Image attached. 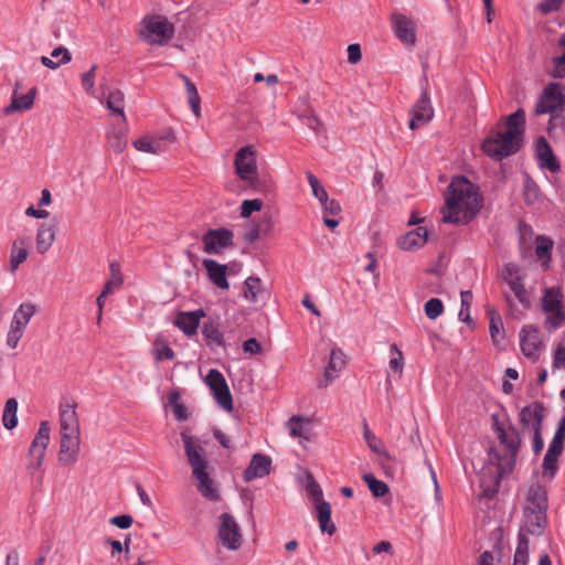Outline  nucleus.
<instances>
[{"label":"nucleus","mask_w":565,"mask_h":565,"mask_svg":"<svg viewBox=\"0 0 565 565\" xmlns=\"http://www.w3.org/2000/svg\"><path fill=\"white\" fill-rule=\"evenodd\" d=\"M492 427L499 439V448L491 449L490 465L480 475V487L484 498H492L500 488L501 479L512 472L521 446L518 429L510 422H502L498 414H492Z\"/></svg>","instance_id":"f257e3e1"},{"label":"nucleus","mask_w":565,"mask_h":565,"mask_svg":"<svg viewBox=\"0 0 565 565\" xmlns=\"http://www.w3.org/2000/svg\"><path fill=\"white\" fill-rule=\"evenodd\" d=\"M482 205L483 198L479 188L463 175L454 177L445 191L443 222L467 224L479 213Z\"/></svg>","instance_id":"f03ea898"},{"label":"nucleus","mask_w":565,"mask_h":565,"mask_svg":"<svg viewBox=\"0 0 565 565\" xmlns=\"http://www.w3.org/2000/svg\"><path fill=\"white\" fill-rule=\"evenodd\" d=\"M524 130L525 113L523 108H519L507 117L504 129L499 126L489 132L481 148L487 156L500 161L520 150Z\"/></svg>","instance_id":"7ed1b4c3"},{"label":"nucleus","mask_w":565,"mask_h":565,"mask_svg":"<svg viewBox=\"0 0 565 565\" xmlns=\"http://www.w3.org/2000/svg\"><path fill=\"white\" fill-rule=\"evenodd\" d=\"M547 491L539 482L532 483L526 492L523 504L524 526L532 535H541L547 519Z\"/></svg>","instance_id":"20e7f679"},{"label":"nucleus","mask_w":565,"mask_h":565,"mask_svg":"<svg viewBox=\"0 0 565 565\" xmlns=\"http://www.w3.org/2000/svg\"><path fill=\"white\" fill-rule=\"evenodd\" d=\"M174 25L162 15H146L139 24L138 38L150 45H166L174 35Z\"/></svg>","instance_id":"39448f33"},{"label":"nucleus","mask_w":565,"mask_h":565,"mask_svg":"<svg viewBox=\"0 0 565 565\" xmlns=\"http://www.w3.org/2000/svg\"><path fill=\"white\" fill-rule=\"evenodd\" d=\"M565 110V85L551 82L548 83L540 94L535 106H534V115L541 116L548 114L550 121L548 126H553V120L561 113Z\"/></svg>","instance_id":"423d86ee"},{"label":"nucleus","mask_w":565,"mask_h":565,"mask_svg":"<svg viewBox=\"0 0 565 565\" xmlns=\"http://www.w3.org/2000/svg\"><path fill=\"white\" fill-rule=\"evenodd\" d=\"M181 440L191 468V473L212 468L205 450L206 441L190 435L188 431L181 433Z\"/></svg>","instance_id":"0eeeda50"},{"label":"nucleus","mask_w":565,"mask_h":565,"mask_svg":"<svg viewBox=\"0 0 565 565\" xmlns=\"http://www.w3.org/2000/svg\"><path fill=\"white\" fill-rule=\"evenodd\" d=\"M500 275L522 307L529 309L531 297L524 286L525 273L523 269L515 263H507L503 265Z\"/></svg>","instance_id":"6e6552de"},{"label":"nucleus","mask_w":565,"mask_h":565,"mask_svg":"<svg viewBox=\"0 0 565 565\" xmlns=\"http://www.w3.org/2000/svg\"><path fill=\"white\" fill-rule=\"evenodd\" d=\"M217 537L221 544L230 550L237 551L243 543V534L235 518L225 512L218 518Z\"/></svg>","instance_id":"1a4fd4ad"},{"label":"nucleus","mask_w":565,"mask_h":565,"mask_svg":"<svg viewBox=\"0 0 565 565\" xmlns=\"http://www.w3.org/2000/svg\"><path fill=\"white\" fill-rule=\"evenodd\" d=\"M50 430L49 422H41L38 433L31 443L29 449L31 460L26 466V470L31 476H34L42 467L45 450L50 441Z\"/></svg>","instance_id":"9d476101"},{"label":"nucleus","mask_w":565,"mask_h":565,"mask_svg":"<svg viewBox=\"0 0 565 565\" xmlns=\"http://www.w3.org/2000/svg\"><path fill=\"white\" fill-rule=\"evenodd\" d=\"M202 243L206 254L220 255L224 249L234 246V233L225 227L209 230L202 236Z\"/></svg>","instance_id":"9b49d317"},{"label":"nucleus","mask_w":565,"mask_h":565,"mask_svg":"<svg viewBox=\"0 0 565 565\" xmlns=\"http://www.w3.org/2000/svg\"><path fill=\"white\" fill-rule=\"evenodd\" d=\"M520 348L522 353L536 362L545 344L539 329L534 326H524L520 331Z\"/></svg>","instance_id":"f8f14e48"},{"label":"nucleus","mask_w":565,"mask_h":565,"mask_svg":"<svg viewBox=\"0 0 565 565\" xmlns=\"http://www.w3.org/2000/svg\"><path fill=\"white\" fill-rule=\"evenodd\" d=\"M235 171L239 179L252 182L257 174L256 150L246 146L237 150L234 159Z\"/></svg>","instance_id":"ddd939ff"},{"label":"nucleus","mask_w":565,"mask_h":565,"mask_svg":"<svg viewBox=\"0 0 565 565\" xmlns=\"http://www.w3.org/2000/svg\"><path fill=\"white\" fill-rule=\"evenodd\" d=\"M206 383L210 386L217 404L227 412L233 409V398L224 375L213 369L206 375Z\"/></svg>","instance_id":"4468645a"},{"label":"nucleus","mask_w":565,"mask_h":565,"mask_svg":"<svg viewBox=\"0 0 565 565\" xmlns=\"http://www.w3.org/2000/svg\"><path fill=\"white\" fill-rule=\"evenodd\" d=\"M411 114L412 118L408 125L411 130H416L431 120L434 109L430 105V99L426 88L422 92L420 97L413 106Z\"/></svg>","instance_id":"2eb2a0df"},{"label":"nucleus","mask_w":565,"mask_h":565,"mask_svg":"<svg viewBox=\"0 0 565 565\" xmlns=\"http://www.w3.org/2000/svg\"><path fill=\"white\" fill-rule=\"evenodd\" d=\"M213 467L192 472L193 479L196 481L199 493L207 501L216 502L221 499L216 482L211 477Z\"/></svg>","instance_id":"dca6fc26"},{"label":"nucleus","mask_w":565,"mask_h":565,"mask_svg":"<svg viewBox=\"0 0 565 565\" xmlns=\"http://www.w3.org/2000/svg\"><path fill=\"white\" fill-rule=\"evenodd\" d=\"M347 364L345 355L339 348H333L330 352V359L326 367L323 377L318 381L319 388L328 387Z\"/></svg>","instance_id":"f3484780"},{"label":"nucleus","mask_w":565,"mask_h":565,"mask_svg":"<svg viewBox=\"0 0 565 565\" xmlns=\"http://www.w3.org/2000/svg\"><path fill=\"white\" fill-rule=\"evenodd\" d=\"M79 434L61 433L58 460L63 466H71L77 460Z\"/></svg>","instance_id":"a211bd4d"},{"label":"nucleus","mask_w":565,"mask_h":565,"mask_svg":"<svg viewBox=\"0 0 565 565\" xmlns=\"http://www.w3.org/2000/svg\"><path fill=\"white\" fill-rule=\"evenodd\" d=\"M271 467V458L267 455L255 454L248 467L243 472L245 482H250L256 478H264L269 475Z\"/></svg>","instance_id":"6ab92c4d"},{"label":"nucleus","mask_w":565,"mask_h":565,"mask_svg":"<svg viewBox=\"0 0 565 565\" xmlns=\"http://www.w3.org/2000/svg\"><path fill=\"white\" fill-rule=\"evenodd\" d=\"M535 153L541 168L552 173H557L561 170V164L544 137H540L536 140Z\"/></svg>","instance_id":"aec40b11"},{"label":"nucleus","mask_w":565,"mask_h":565,"mask_svg":"<svg viewBox=\"0 0 565 565\" xmlns=\"http://www.w3.org/2000/svg\"><path fill=\"white\" fill-rule=\"evenodd\" d=\"M206 316L205 311L200 308L194 311H181L177 315L174 324L183 331L186 337L196 334L200 320Z\"/></svg>","instance_id":"412c9836"},{"label":"nucleus","mask_w":565,"mask_h":565,"mask_svg":"<svg viewBox=\"0 0 565 565\" xmlns=\"http://www.w3.org/2000/svg\"><path fill=\"white\" fill-rule=\"evenodd\" d=\"M60 429L61 433L79 434L76 403H62L60 405Z\"/></svg>","instance_id":"4be33fe9"},{"label":"nucleus","mask_w":565,"mask_h":565,"mask_svg":"<svg viewBox=\"0 0 565 565\" xmlns=\"http://www.w3.org/2000/svg\"><path fill=\"white\" fill-rule=\"evenodd\" d=\"M392 22L396 36L405 44L413 45L416 42L415 26L413 21L404 14L393 13Z\"/></svg>","instance_id":"5701e85b"},{"label":"nucleus","mask_w":565,"mask_h":565,"mask_svg":"<svg viewBox=\"0 0 565 565\" xmlns=\"http://www.w3.org/2000/svg\"><path fill=\"white\" fill-rule=\"evenodd\" d=\"M164 140H174V135L171 129L167 130L162 136L139 138L134 141V147L138 151L158 154L163 151L162 141Z\"/></svg>","instance_id":"b1692460"},{"label":"nucleus","mask_w":565,"mask_h":565,"mask_svg":"<svg viewBox=\"0 0 565 565\" xmlns=\"http://www.w3.org/2000/svg\"><path fill=\"white\" fill-rule=\"evenodd\" d=\"M209 279L220 289H228L227 266L214 259L205 258L202 262Z\"/></svg>","instance_id":"393cba45"},{"label":"nucleus","mask_w":565,"mask_h":565,"mask_svg":"<svg viewBox=\"0 0 565 565\" xmlns=\"http://www.w3.org/2000/svg\"><path fill=\"white\" fill-rule=\"evenodd\" d=\"M545 407L540 402H534L531 405L523 407L520 412V423L523 427H542Z\"/></svg>","instance_id":"a878e982"},{"label":"nucleus","mask_w":565,"mask_h":565,"mask_svg":"<svg viewBox=\"0 0 565 565\" xmlns=\"http://www.w3.org/2000/svg\"><path fill=\"white\" fill-rule=\"evenodd\" d=\"M564 446L551 443L544 456L542 465V475L552 480L558 470V458L563 452Z\"/></svg>","instance_id":"bb28decb"},{"label":"nucleus","mask_w":565,"mask_h":565,"mask_svg":"<svg viewBox=\"0 0 565 565\" xmlns=\"http://www.w3.org/2000/svg\"><path fill=\"white\" fill-rule=\"evenodd\" d=\"M206 345L211 349L225 348L224 334L220 329V324L215 320H207L201 329Z\"/></svg>","instance_id":"cd10ccee"},{"label":"nucleus","mask_w":565,"mask_h":565,"mask_svg":"<svg viewBox=\"0 0 565 565\" xmlns=\"http://www.w3.org/2000/svg\"><path fill=\"white\" fill-rule=\"evenodd\" d=\"M21 87V84L18 82L14 85L12 99L10 105L6 108L7 114H11L13 111H24L30 109L34 104V98L36 95V88H31L25 95L18 96L17 92Z\"/></svg>","instance_id":"c85d7f7f"},{"label":"nucleus","mask_w":565,"mask_h":565,"mask_svg":"<svg viewBox=\"0 0 565 565\" xmlns=\"http://www.w3.org/2000/svg\"><path fill=\"white\" fill-rule=\"evenodd\" d=\"M30 237L21 236L13 241L10 250V269L15 271L26 260L29 255Z\"/></svg>","instance_id":"c756f323"},{"label":"nucleus","mask_w":565,"mask_h":565,"mask_svg":"<svg viewBox=\"0 0 565 565\" xmlns=\"http://www.w3.org/2000/svg\"><path fill=\"white\" fill-rule=\"evenodd\" d=\"M56 231L54 225L41 224L36 230L35 247L40 255L46 254L55 242Z\"/></svg>","instance_id":"7c9ffc66"},{"label":"nucleus","mask_w":565,"mask_h":565,"mask_svg":"<svg viewBox=\"0 0 565 565\" xmlns=\"http://www.w3.org/2000/svg\"><path fill=\"white\" fill-rule=\"evenodd\" d=\"M428 238V231L426 227L418 226L409 231L404 236L399 237L398 246L404 250H412L422 247Z\"/></svg>","instance_id":"2f4dec72"},{"label":"nucleus","mask_w":565,"mask_h":565,"mask_svg":"<svg viewBox=\"0 0 565 565\" xmlns=\"http://www.w3.org/2000/svg\"><path fill=\"white\" fill-rule=\"evenodd\" d=\"M265 295L266 290L263 288L260 278L250 276L244 281L243 296L248 302L258 303Z\"/></svg>","instance_id":"473e14b6"},{"label":"nucleus","mask_w":565,"mask_h":565,"mask_svg":"<svg viewBox=\"0 0 565 565\" xmlns=\"http://www.w3.org/2000/svg\"><path fill=\"white\" fill-rule=\"evenodd\" d=\"M300 102L303 106V109L296 113L297 117L302 120L309 129L316 134H319L323 127L322 121L317 116L307 99L302 98Z\"/></svg>","instance_id":"72a5a7b5"},{"label":"nucleus","mask_w":565,"mask_h":565,"mask_svg":"<svg viewBox=\"0 0 565 565\" xmlns=\"http://www.w3.org/2000/svg\"><path fill=\"white\" fill-rule=\"evenodd\" d=\"M71 61H72V54L64 46L55 47L51 52V57H49V56L41 57V63L50 70H56L61 65H65V64L70 63Z\"/></svg>","instance_id":"f704fd0d"},{"label":"nucleus","mask_w":565,"mask_h":565,"mask_svg":"<svg viewBox=\"0 0 565 565\" xmlns=\"http://www.w3.org/2000/svg\"><path fill=\"white\" fill-rule=\"evenodd\" d=\"M318 512L319 526L322 532L332 535L335 532V525L331 521V505L329 502L322 500L315 503Z\"/></svg>","instance_id":"c9c22d12"},{"label":"nucleus","mask_w":565,"mask_h":565,"mask_svg":"<svg viewBox=\"0 0 565 565\" xmlns=\"http://www.w3.org/2000/svg\"><path fill=\"white\" fill-rule=\"evenodd\" d=\"M562 298L563 295L558 289L546 288L542 297V308L544 312L564 310Z\"/></svg>","instance_id":"e433bc0d"},{"label":"nucleus","mask_w":565,"mask_h":565,"mask_svg":"<svg viewBox=\"0 0 565 565\" xmlns=\"http://www.w3.org/2000/svg\"><path fill=\"white\" fill-rule=\"evenodd\" d=\"M126 127L114 128L107 134L108 146L116 152L121 153L127 147Z\"/></svg>","instance_id":"4c0bfd02"},{"label":"nucleus","mask_w":565,"mask_h":565,"mask_svg":"<svg viewBox=\"0 0 565 565\" xmlns=\"http://www.w3.org/2000/svg\"><path fill=\"white\" fill-rule=\"evenodd\" d=\"M553 248V241L546 236L540 235L536 237L535 254L542 262L545 269L548 268L551 262V252Z\"/></svg>","instance_id":"58836bf2"},{"label":"nucleus","mask_w":565,"mask_h":565,"mask_svg":"<svg viewBox=\"0 0 565 565\" xmlns=\"http://www.w3.org/2000/svg\"><path fill=\"white\" fill-rule=\"evenodd\" d=\"M125 106V96L124 93L119 89H114L108 93L106 99V107L111 110L114 114H117L121 117L122 122L126 124V115L124 111Z\"/></svg>","instance_id":"ea45409f"},{"label":"nucleus","mask_w":565,"mask_h":565,"mask_svg":"<svg viewBox=\"0 0 565 565\" xmlns=\"http://www.w3.org/2000/svg\"><path fill=\"white\" fill-rule=\"evenodd\" d=\"M180 78L184 83L191 110L199 117L201 115V98L198 88L186 75L180 74Z\"/></svg>","instance_id":"a19ab883"},{"label":"nucleus","mask_w":565,"mask_h":565,"mask_svg":"<svg viewBox=\"0 0 565 565\" xmlns=\"http://www.w3.org/2000/svg\"><path fill=\"white\" fill-rule=\"evenodd\" d=\"M36 309L35 306L32 303H22L17 309V311L13 315L11 324L19 327L20 329L24 330L28 326L29 321L35 313Z\"/></svg>","instance_id":"79ce46f5"},{"label":"nucleus","mask_w":565,"mask_h":565,"mask_svg":"<svg viewBox=\"0 0 565 565\" xmlns=\"http://www.w3.org/2000/svg\"><path fill=\"white\" fill-rule=\"evenodd\" d=\"M541 198V190L537 183L530 177V174L524 175L523 182V199L524 202L529 205L536 203Z\"/></svg>","instance_id":"37998d69"},{"label":"nucleus","mask_w":565,"mask_h":565,"mask_svg":"<svg viewBox=\"0 0 565 565\" xmlns=\"http://www.w3.org/2000/svg\"><path fill=\"white\" fill-rule=\"evenodd\" d=\"M363 437L372 451L383 456L387 460L391 459L390 454L383 447L381 440L369 429L366 422H364L363 425Z\"/></svg>","instance_id":"c03bdc74"},{"label":"nucleus","mask_w":565,"mask_h":565,"mask_svg":"<svg viewBox=\"0 0 565 565\" xmlns=\"http://www.w3.org/2000/svg\"><path fill=\"white\" fill-rule=\"evenodd\" d=\"M17 412H18V402H17V399L15 398H9L6 402L4 409H3V415H2L3 426L7 429H13L17 426V424H18Z\"/></svg>","instance_id":"a18cd8bd"},{"label":"nucleus","mask_w":565,"mask_h":565,"mask_svg":"<svg viewBox=\"0 0 565 565\" xmlns=\"http://www.w3.org/2000/svg\"><path fill=\"white\" fill-rule=\"evenodd\" d=\"M362 479L367 484L370 491L375 498H381L388 493V486L385 482L376 479L374 475L365 473L363 475Z\"/></svg>","instance_id":"49530a36"},{"label":"nucleus","mask_w":565,"mask_h":565,"mask_svg":"<svg viewBox=\"0 0 565 565\" xmlns=\"http://www.w3.org/2000/svg\"><path fill=\"white\" fill-rule=\"evenodd\" d=\"M529 558V540L525 534L519 533V542L514 553L513 565H526Z\"/></svg>","instance_id":"de8ad7c7"},{"label":"nucleus","mask_w":565,"mask_h":565,"mask_svg":"<svg viewBox=\"0 0 565 565\" xmlns=\"http://www.w3.org/2000/svg\"><path fill=\"white\" fill-rule=\"evenodd\" d=\"M288 424L291 436L308 439V431L305 426L309 425V420H305L302 417L294 415L289 419Z\"/></svg>","instance_id":"09e8293b"},{"label":"nucleus","mask_w":565,"mask_h":565,"mask_svg":"<svg viewBox=\"0 0 565 565\" xmlns=\"http://www.w3.org/2000/svg\"><path fill=\"white\" fill-rule=\"evenodd\" d=\"M461 298V309L459 311V319L468 324H471V318H470V306L472 303V292L469 290L461 291L460 294Z\"/></svg>","instance_id":"8fccbe9b"},{"label":"nucleus","mask_w":565,"mask_h":565,"mask_svg":"<svg viewBox=\"0 0 565 565\" xmlns=\"http://www.w3.org/2000/svg\"><path fill=\"white\" fill-rule=\"evenodd\" d=\"M546 319H545V328L548 331H554L558 328H561L565 321V312L564 310H556V311H547L545 312Z\"/></svg>","instance_id":"3c124183"},{"label":"nucleus","mask_w":565,"mask_h":565,"mask_svg":"<svg viewBox=\"0 0 565 565\" xmlns=\"http://www.w3.org/2000/svg\"><path fill=\"white\" fill-rule=\"evenodd\" d=\"M110 278L106 281L104 287H110L113 294L115 289H119L122 285V276L120 273V266L117 262H113L109 266Z\"/></svg>","instance_id":"603ef678"},{"label":"nucleus","mask_w":565,"mask_h":565,"mask_svg":"<svg viewBox=\"0 0 565 565\" xmlns=\"http://www.w3.org/2000/svg\"><path fill=\"white\" fill-rule=\"evenodd\" d=\"M391 353L393 354L390 359V369L395 373L402 375L404 367V358L402 351L396 344L391 345Z\"/></svg>","instance_id":"864d4df0"},{"label":"nucleus","mask_w":565,"mask_h":565,"mask_svg":"<svg viewBox=\"0 0 565 565\" xmlns=\"http://www.w3.org/2000/svg\"><path fill=\"white\" fill-rule=\"evenodd\" d=\"M488 316H489V329H490L491 338L493 341H498L497 337L500 333V329L503 326L502 319H501L499 312L494 309H489Z\"/></svg>","instance_id":"5fc2aeb1"},{"label":"nucleus","mask_w":565,"mask_h":565,"mask_svg":"<svg viewBox=\"0 0 565 565\" xmlns=\"http://www.w3.org/2000/svg\"><path fill=\"white\" fill-rule=\"evenodd\" d=\"M307 179L312 189L313 195L319 200V202L322 203L327 201V199H329L328 193L321 185L320 181L311 172H307Z\"/></svg>","instance_id":"6e6d98bb"},{"label":"nucleus","mask_w":565,"mask_h":565,"mask_svg":"<svg viewBox=\"0 0 565 565\" xmlns=\"http://www.w3.org/2000/svg\"><path fill=\"white\" fill-rule=\"evenodd\" d=\"M444 311V305L440 299L431 298L425 303V313L428 319H437Z\"/></svg>","instance_id":"4d7b16f0"},{"label":"nucleus","mask_w":565,"mask_h":565,"mask_svg":"<svg viewBox=\"0 0 565 565\" xmlns=\"http://www.w3.org/2000/svg\"><path fill=\"white\" fill-rule=\"evenodd\" d=\"M553 66L548 71L550 76L554 78L565 77V53L562 52L559 56H556L552 61Z\"/></svg>","instance_id":"13d9d810"},{"label":"nucleus","mask_w":565,"mask_h":565,"mask_svg":"<svg viewBox=\"0 0 565 565\" xmlns=\"http://www.w3.org/2000/svg\"><path fill=\"white\" fill-rule=\"evenodd\" d=\"M307 486H306V490L308 492V494L313 499L315 503L317 502H320L322 501V490L319 486V483L315 480V478L312 477V475H308L307 476Z\"/></svg>","instance_id":"bf43d9fd"},{"label":"nucleus","mask_w":565,"mask_h":565,"mask_svg":"<svg viewBox=\"0 0 565 565\" xmlns=\"http://www.w3.org/2000/svg\"><path fill=\"white\" fill-rule=\"evenodd\" d=\"M263 206V202L258 199L245 200L241 205V216L249 217L253 212L259 211Z\"/></svg>","instance_id":"052dcab7"},{"label":"nucleus","mask_w":565,"mask_h":565,"mask_svg":"<svg viewBox=\"0 0 565 565\" xmlns=\"http://www.w3.org/2000/svg\"><path fill=\"white\" fill-rule=\"evenodd\" d=\"M564 0H543L536 4V9L541 14H548L555 11H558L563 4Z\"/></svg>","instance_id":"680f3d73"},{"label":"nucleus","mask_w":565,"mask_h":565,"mask_svg":"<svg viewBox=\"0 0 565 565\" xmlns=\"http://www.w3.org/2000/svg\"><path fill=\"white\" fill-rule=\"evenodd\" d=\"M23 332L24 330L20 329L19 327L10 324V330L7 337V344L12 349L17 348L20 339L23 335Z\"/></svg>","instance_id":"e2e57ef3"},{"label":"nucleus","mask_w":565,"mask_h":565,"mask_svg":"<svg viewBox=\"0 0 565 565\" xmlns=\"http://www.w3.org/2000/svg\"><path fill=\"white\" fill-rule=\"evenodd\" d=\"M96 68L97 66L93 65L88 72L82 75V85L88 94H93Z\"/></svg>","instance_id":"0e129e2a"},{"label":"nucleus","mask_w":565,"mask_h":565,"mask_svg":"<svg viewBox=\"0 0 565 565\" xmlns=\"http://www.w3.org/2000/svg\"><path fill=\"white\" fill-rule=\"evenodd\" d=\"M132 521H134L132 516L128 515V514L117 515L109 520L110 524H113L121 530H126V529L130 527L132 524Z\"/></svg>","instance_id":"69168bd1"},{"label":"nucleus","mask_w":565,"mask_h":565,"mask_svg":"<svg viewBox=\"0 0 565 565\" xmlns=\"http://www.w3.org/2000/svg\"><path fill=\"white\" fill-rule=\"evenodd\" d=\"M565 365V347L558 345L553 356V367L561 369Z\"/></svg>","instance_id":"338daca9"},{"label":"nucleus","mask_w":565,"mask_h":565,"mask_svg":"<svg viewBox=\"0 0 565 565\" xmlns=\"http://www.w3.org/2000/svg\"><path fill=\"white\" fill-rule=\"evenodd\" d=\"M564 439H565V416L559 420L557 425V429L554 434V437L551 443L564 446Z\"/></svg>","instance_id":"774afa93"}]
</instances>
